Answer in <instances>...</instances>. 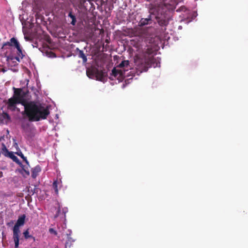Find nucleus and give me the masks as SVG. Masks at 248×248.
<instances>
[{
  "mask_svg": "<svg viewBox=\"0 0 248 248\" xmlns=\"http://www.w3.org/2000/svg\"><path fill=\"white\" fill-rule=\"evenodd\" d=\"M23 115H25L30 122H38L45 120L50 113L48 107L34 101L28 102L24 105Z\"/></svg>",
  "mask_w": 248,
  "mask_h": 248,
  "instance_id": "f257e3e1",
  "label": "nucleus"
},
{
  "mask_svg": "<svg viewBox=\"0 0 248 248\" xmlns=\"http://www.w3.org/2000/svg\"><path fill=\"white\" fill-rule=\"evenodd\" d=\"M169 5L166 3L160 4L158 6L151 8L149 10L150 14L147 18H142L140 21V26L148 25L152 20L151 15H154L158 24L161 26H166L168 24Z\"/></svg>",
  "mask_w": 248,
  "mask_h": 248,
  "instance_id": "f03ea898",
  "label": "nucleus"
},
{
  "mask_svg": "<svg viewBox=\"0 0 248 248\" xmlns=\"http://www.w3.org/2000/svg\"><path fill=\"white\" fill-rule=\"evenodd\" d=\"M26 215L23 214L19 216L13 228V238L15 244V248H17L19 246L20 233L19 227L23 226L25 223Z\"/></svg>",
  "mask_w": 248,
  "mask_h": 248,
  "instance_id": "7ed1b4c3",
  "label": "nucleus"
},
{
  "mask_svg": "<svg viewBox=\"0 0 248 248\" xmlns=\"http://www.w3.org/2000/svg\"><path fill=\"white\" fill-rule=\"evenodd\" d=\"M14 91V94L12 97L16 98L18 101L20 102V104L24 106L28 102L26 101L25 99V93L21 88H16L13 87Z\"/></svg>",
  "mask_w": 248,
  "mask_h": 248,
  "instance_id": "20e7f679",
  "label": "nucleus"
},
{
  "mask_svg": "<svg viewBox=\"0 0 248 248\" xmlns=\"http://www.w3.org/2000/svg\"><path fill=\"white\" fill-rule=\"evenodd\" d=\"M15 48L17 49V56L15 57H13V56H8L7 57V59H16L17 61L19 62L20 59H22L25 56L24 54V51H23L22 47L19 43L15 47Z\"/></svg>",
  "mask_w": 248,
  "mask_h": 248,
  "instance_id": "39448f33",
  "label": "nucleus"
},
{
  "mask_svg": "<svg viewBox=\"0 0 248 248\" xmlns=\"http://www.w3.org/2000/svg\"><path fill=\"white\" fill-rule=\"evenodd\" d=\"M5 104L7 106L8 109L12 111H15L17 108L16 105L20 104V102L12 97L6 101Z\"/></svg>",
  "mask_w": 248,
  "mask_h": 248,
  "instance_id": "423d86ee",
  "label": "nucleus"
},
{
  "mask_svg": "<svg viewBox=\"0 0 248 248\" xmlns=\"http://www.w3.org/2000/svg\"><path fill=\"white\" fill-rule=\"evenodd\" d=\"M19 43V42L16 38L12 37L10 39L9 41H7L3 44L1 49L4 50L8 48V47L10 46L15 47Z\"/></svg>",
  "mask_w": 248,
  "mask_h": 248,
  "instance_id": "0eeeda50",
  "label": "nucleus"
},
{
  "mask_svg": "<svg viewBox=\"0 0 248 248\" xmlns=\"http://www.w3.org/2000/svg\"><path fill=\"white\" fill-rule=\"evenodd\" d=\"M98 74V70L95 66H91L87 69V76L90 78L91 76H95V78H99L97 76Z\"/></svg>",
  "mask_w": 248,
  "mask_h": 248,
  "instance_id": "6e6552de",
  "label": "nucleus"
},
{
  "mask_svg": "<svg viewBox=\"0 0 248 248\" xmlns=\"http://www.w3.org/2000/svg\"><path fill=\"white\" fill-rule=\"evenodd\" d=\"M76 51L78 52L77 54L79 58L82 59L83 62L86 63L87 61V58L83 51L80 50L78 47H77L76 49Z\"/></svg>",
  "mask_w": 248,
  "mask_h": 248,
  "instance_id": "1a4fd4ad",
  "label": "nucleus"
},
{
  "mask_svg": "<svg viewBox=\"0 0 248 248\" xmlns=\"http://www.w3.org/2000/svg\"><path fill=\"white\" fill-rule=\"evenodd\" d=\"M41 171V167L39 166H36L31 169V177L33 178H36L38 175L39 172Z\"/></svg>",
  "mask_w": 248,
  "mask_h": 248,
  "instance_id": "9d476101",
  "label": "nucleus"
},
{
  "mask_svg": "<svg viewBox=\"0 0 248 248\" xmlns=\"http://www.w3.org/2000/svg\"><path fill=\"white\" fill-rule=\"evenodd\" d=\"M67 240L65 243V248H73V243L75 242V240L70 236V233L67 234Z\"/></svg>",
  "mask_w": 248,
  "mask_h": 248,
  "instance_id": "9b49d317",
  "label": "nucleus"
},
{
  "mask_svg": "<svg viewBox=\"0 0 248 248\" xmlns=\"http://www.w3.org/2000/svg\"><path fill=\"white\" fill-rule=\"evenodd\" d=\"M12 159L13 161L18 164L19 166H22V163L20 161L18 158L12 152H11L7 156Z\"/></svg>",
  "mask_w": 248,
  "mask_h": 248,
  "instance_id": "f8f14e48",
  "label": "nucleus"
},
{
  "mask_svg": "<svg viewBox=\"0 0 248 248\" xmlns=\"http://www.w3.org/2000/svg\"><path fill=\"white\" fill-rule=\"evenodd\" d=\"M120 68L117 67V66L116 67H115L113 68L112 70V75L116 77L118 75H120V76H122L123 74V71H122L121 69H120Z\"/></svg>",
  "mask_w": 248,
  "mask_h": 248,
  "instance_id": "ddd939ff",
  "label": "nucleus"
},
{
  "mask_svg": "<svg viewBox=\"0 0 248 248\" xmlns=\"http://www.w3.org/2000/svg\"><path fill=\"white\" fill-rule=\"evenodd\" d=\"M68 16L71 18L72 19L71 24H72L73 26H75L77 22V19L75 15L73 13V11L72 9H71L70 11L69 12Z\"/></svg>",
  "mask_w": 248,
  "mask_h": 248,
  "instance_id": "4468645a",
  "label": "nucleus"
},
{
  "mask_svg": "<svg viewBox=\"0 0 248 248\" xmlns=\"http://www.w3.org/2000/svg\"><path fill=\"white\" fill-rule=\"evenodd\" d=\"M129 64V62L128 60H124L119 65H117V67H119L120 68L124 69Z\"/></svg>",
  "mask_w": 248,
  "mask_h": 248,
  "instance_id": "2eb2a0df",
  "label": "nucleus"
},
{
  "mask_svg": "<svg viewBox=\"0 0 248 248\" xmlns=\"http://www.w3.org/2000/svg\"><path fill=\"white\" fill-rule=\"evenodd\" d=\"M2 153L5 156H6L11 152H9L8 150L7 149L5 144L4 143H2Z\"/></svg>",
  "mask_w": 248,
  "mask_h": 248,
  "instance_id": "dca6fc26",
  "label": "nucleus"
},
{
  "mask_svg": "<svg viewBox=\"0 0 248 248\" xmlns=\"http://www.w3.org/2000/svg\"><path fill=\"white\" fill-rule=\"evenodd\" d=\"M22 168V171L21 173L23 174V172H25V174L27 175H30V170L28 169V166H24L22 164V166H20Z\"/></svg>",
  "mask_w": 248,
  "mask_h": 248,
  "instance_id": "f3484780",
  "label": "nucleus"
},
{
  "mask_svg": "<svg viewBox=\"0 0 248 248\" xmlns=\"http://www.w3.org/2000/svg\"><path fill=\"white\" fill-rule=\"evenodd\" d=\"M16 154L20 156L23 160L25 162V163L27 164V165L29 166V163L26 157L24 156V155L22 154V153L20 151L16 153Z\"/></svg>",
  "mask_w": 248,
  "mask_h": 248,
  "instance_id": "a211bd4d",
  "label": "nucleus"
},
{
  "mask_svg": "<svg viewBox=\"0 0 248 248\" xmlns=\"http://www.w3.org/2000/svg\"><path fill=\"white\" fill-rule=\"evenodd\" d=\"M53 187L54 189L55 192L56 194H58V182L57 181H55L53 183Z\"/></svg>",
  "mask_w": 248,
  "mask_h": 248,
  "instance_id": "6ab92c4d",
  "label": "nucleus"
},
{
  "mask_svg": "<svg viewBox=\"0 0 248 248\" xmlns=\"http://www.w3.org/2000/svg\"><path fill=\"white\" fill-rule=\"evenodd\" d=\"M24 236L25 239H27L32 237V236L29 234V230L27 229L23 232Z\"/></svg>",
  "mask_w": 248,
  "mask_h": 248,
  "instance_id": "aec40b11",
  "label": "nucleus"
},
{
  "mask_svg": "<svg viewBox=\"0 0 248 248\" xmlns=\"http://www.w3.org/2000/svg\"><path fill=\"white\" fill-rule=\"evenodd\" d=\"M49 232L50 233H51V234H54L55 235H57V232L54 229H53V228H49Z\"/></svg>",
  "mask_w": 248,
  "mask_h": 248,
  "instance_id": "412c9836",
  "label": "nucleus"
},
{
  "mask_svg": "<svg viewBox=\"0 0 248 248\" xmlns=\"http://www.w3.org/2000/svg\"><path fill=\"white\" fill-rule=\"evenodd\" d=\"M124 78H109V79L111 80V81H113V80H115V81H117L118 83H120V82H121L123 81V79H124Z\"/></svg>",
  "mask_w": 248,
  "mask_h": 248,
  "instance_id": "4be33fe9",
  "label": "nucleus"
},
{
  "mask_svg": "<svg viewBox=\"0 0 248 248\" xmlns=\"http://www.w3.org/2000/svg\"><path fill=\"white\" fill-rule=\"evenodd\" d=\"M3 116L4 118L7 119L8 120L10 119L9 115L7 113H3Z\"/></svg>",
  "mask_w": 248,
  "mask_h": 248,
  "instance_id": "5701e85b",
  "label": "nucleus"
},
{
  "mask_svg": "<svg viewBox=\"0 0 248 248\" xmlns=\"http://www.w3.org/2000/svg\"><path fill=\"white\" fill-rule=\"evenodd\" d=\"M86 1H88L90 2L91 1V0H80L79 3L81 5H83L85 3V2Z\"/></svg>",
  "mask_w": 248,
  "mask_h": 248,
  "instance_id": "b1692460",
  "label": "nucleus"
},
{
  "mask_svg": "<svg viewBox=\"0 0 248 248\" xmlns=\"http://www.w3.org/2000/svg\"><path fill=\"white\" fill-rule=\"evenodd\" d=\"M9 71V69H6L5 68H0V72H2L3 73H4V72H5L6 71ZM10 71H11V70H10Z\"/></svg>",
  "mask_w": 248,
  "mask_h": 248,
  "instance_id": "393cba45",
  "label": "nucleus"
},
{
  "mask_svg": "<svg viewBox=\"0 0 248 248\" xmlns=\"http://www.w3.org/2000/svg\"><path fill=\"white\" fill-rule=\"evenodd\" d=\"M186 8L185 6L181 7L179 9L177 10L176 11H185Z\"/></svg>",
  "mask_w": 248,
  "mask_h": 248,
  "instance_id": "a878e982",
  "label": "nucleus"
},
{
  "mask_svg": "<svg viewBox=\"0 0 248 248\" xmlns=\"http://www.w3.org/2000/svg\"><path fill=\"white\" fill-rule=\"evenodd\" d=\"M96 80H99V81H102L103 82H105L106 81L107 78H96Z\"/></svg>",
  "mask_w": 248,
  "mask_h": 248,
  "instance_id": "bb28decb",
  "label": "nucleus"
},
{
  "mask_svg": "<svg viewBox=\"0 0 248 248\" xmlns=\"http://www.w3.org/2000/svg\"><path fill=\"white\" fill-rule=\"evenodd\" d=\"M4 140V136H2L0 137V141H1L2 140Z\"/></svg>",
  "mask_w": 248,
  "mask_h": 248,
  "instance_id": "cd10ccee",
  "label": "nucleus"
},
{
  "mask_svg": "<svg viewBox=\"0 0 248 248\" xmlns=\"http://www.w3.org/2000/svg\"><path fill=\"white\" fill-rule=\"evenodd\" d=\"M3 176V173L2 171H0V178L2 177Z\"/></svg>",
  "mask_w": 248,
  "mask_h": 248,
  "instance_id": "c85d7f7f",
  "label": "nucleus"
},
{
  "mask_svg": "<svg viewBox=\"0 0 248 248\" xmlns=\"http://www.w3.org/2000/svg\"><path fill=\"white\" fill-rule=\"evenodd\" d=\"M124 87H125V85L124 84H123V85H122V87L124 88Z\"/></svg>",
  "mask_w": 248,
  "mask_h": 248,
  "instance_id": "c756f323",
  "label": "nucleus"
},
{
  "mask_svg": "<svg viewBox=\"0 0 248 248\" xmlns=\"http://www.w3.org/2000/svg\"><path fill=\"white\" fill-rule=\"evenodd\" d=\"M128 79H127L126 80H125V82L126 84H127V82L128 81Z\"/></svg>",
  "mask_w": 248,
  "mask_h": 248,
  "instance_id": "7c9ffc66",
  "label": "nucleus"
},
{
  "mask_svg": "<svg viewBox=\"0 0 248 248\" xmlns=\"http://www.w3.org/2000/svg\"><path fill=\"white\" fill-rule=\"evenodd\" d=\"M35 189H36V188H34V191H35ZM34 192H35V191H34V192L32 193V194H33V193H34Z\"/></svg>",
  "mask_w": 248,
  "mask_h": 248,
  "instance_id": "2f4dec72",
  "label": "nucleus"
},
{
  "mask_svg": "<svg viewBox=\"0 0 248 248\" xmlns=\"http://www.w3.org/2000/svg\"><path fill=\"white\" fill-rule=\"evenodd\" d=\"M60 210V208H59V209H58V213L59 212Z\"/></svg>",
  "mask_w": 248,
  "mask_h": 248,
  "instance_id": "473e14b6",
  "label": "nucleus"
},
{
  "mask_svg": "<svg viewBox=\"0 0 248 248\" xmlns=\"http://www.w3.org/2000/svg\"><path fill=\"white\" fill-rule=\"evenodd\" d=\"M58 214L57 215H56V217H58Z\"/></svg>",
  "mask_w": 248,
  "mask_h": 248,
  "instance_id": "72a5a7b5",
  "label": "nucleus"
}]
</instances>
